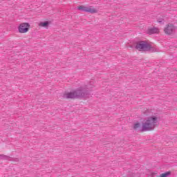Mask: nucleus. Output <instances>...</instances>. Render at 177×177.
Instances as JSON below:
<instances>
[{"label": "nucleus", "mask_w": 177, "mask_h": 177, "mask_svg": "<svg viewBox=\"0 0 177 177\" xmlns=\"http://www.w3.org/2000/svg\"><path fill=\"white\" fill-rule=\"evenodd\" d=\"M39 26L41 27H48V26H49V22L48 21H46L44 22H40Z\"/></svg>", "instance_id": "obj_8"}, {"label": "nucleus", "mask_w": 177, "mask_h": 177, "mask_svg": "<svg viewBox=\"0 0 177 177\" xmlns=\"http://www.w3.org/2000/svg\"><path fill=\"white\" fill-rule=\"evenodd\" d=\"M158 122V118L156 116L149 117L147 118V121L142 123V126L140 123L137 122L134 124L133 129L136 131H141V132H146L147 131H153L156 128V125ZM142 127V128H140Z\"/></svg>", "instance_id": "obj_1"}, {"label": "nucleus", "mask_w": 177, "mask_h": 177, "mask_svg": "<svg viewBox=\"0 0 177 177\" xmlns=\"http://www.w3.org/2000/svg\"><path fill=\"white\" fill-rule=\"evenodd\" d=\"M89 95V91L80 87L73 92L68 93L64 95L66 99H80V97H85Z\"/></svg>", "instance_id": "obj_2"}, {"label": "nucleus", "mask_w": 177, "mask_h": 177, "mask_svg": "<svg viewBox=\"0 0 177 177\" xmlns=\"http://www.w3.org/2000/svg\"><path fill=\"white\" fill-rule=\"evenodd\" d=\"M170 175H171V171H167L165 173L160 174V177H168Z\"/></svg>", "instance_id": "obj_10"}, {"label": "nucleus", "mask_w": 177, "mask_h": 177, "mask_svg": "<svg viewBox=\"0 0 177 177\" xmlns=\"http://www.w3.org/2000/svg\"><path fill=\"white\" fill-rule=\"evenodd\" d=\"M136 49L138 50H143L144 52L147 50H149L150 52H158L156 48H154L151 45L143 41H138L136 43Z\"/></svg>", "instance_id": "obj_3"}, {"label": "nucleus", "mask_w": 177, "mask_h": 177, "mask_svg": "<svg viewBox=\"0 0 177 177\" xmlns=\"http://www.w3.org/2000/svg\"><path fill=\"white\" fill-rule=\"evenodd\" d=\"M28 27H30V24L23 23L19 26V31L21 33L27 32L28 31Z\"/></svg>", "instance_id": "obj_6"}, {"label": "nucleus", "mask_w": 177, "mask_h": 177, "mask_svg": "<svg viewBox=\"0 0 177 177\" xmlns=\"http://www.w3.org/2000/svg\"><path fill=\"white\" fill-rule=\"evenodd\" d=\"M159 31L158 28L153 27L148 29V34L149 35H151V34H158Z\"/></svg>", "instance_id": "obj_7"}, {"label": "nucleus", "mask_w": 177, "mask_h": 177, "mask_svg": "<svg viewBox=\"0 0 177 177\" xmlns=\"http://www.w3.org/2000/svg\"><path fill=\"white\" fill-rule=\"evenodd\" d=\"M165 20L162 18H160L157 20V22L159 23V24H164Z\"/></svg>", "instance_id": "obj_11"}, {"label": "nucleus", "mask_w": 177, "mask_h": 177, "mask_svg": "<svg viewBox=\"0 0 177 177\" xmlns=\"http://www.w3.org/2000/svg\"><path fill=\"white\" fill-rule=\"evenodd\" d=\"M165 34L167 35H171L175 32V26L172 24H168L166 27L165 28Z\"/></svg>", "instance_id": "obj_4"}, {"label": "nucleus", "mask_w": 177, "mask_h": 177, "mask_svg": "<svg viewBox=\"0 0 177 177\" xmlns=\"http://www.w3.org/2000/svg\"><path fill=\"white\" fill-rule=\"evenodd\" d=\"M1 160H10V156H8L6 155L1 154L0 155Z\"/></svg>", "instance_id": "obj_9"}, {"label": "nucleus", "mask_w": 177, "mask_h": 177, "mask_svg": "<svg viewBox=\"0 0 177 177\" xmlns=\"http://www.w3.org/2000/svg\"><path fill=\"white\" fill-rule=\"evenodd\" d=\"M78 10L81 12H86V13H97V10L95 8L85 7L84 6H80L77 7Z\"/></svg>", "instance_id": "obj_5"}]
</instances>
